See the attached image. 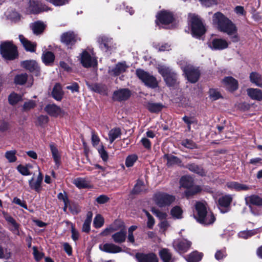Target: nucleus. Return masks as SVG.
<instances>
[{"label": "nucleus", "mask_w": 262, "mask_h": 262, "mask_svg": "<svg viewBox=\"0 0 262 262\" xmlns=\"http://www.w3.org/2000/svg\"><path fill=\"white\" fill-rule=\"evenodd\" d=\"M214 25L216 26L217 29L223 33H226L233 42L239 40L236 25L228 18L222 13L218 12L214 14L212 18Z\"/></svg>", "instance_id": "nucleus-1"}, {"label": "nucleus", "mask_w": 262, "mask_h": 262, "mask_svg": "<svg viewBox=\"0 0 262 262\" xmlns=\"http://www.w3.org/2000/svg\"><path fill=\"white\" fill-rule=\"evenodd\" d=\"M195 209L197 215H194V217L199 223L204 225H209L214 222L215 220L214 215L211 211H207L204 203L197 202L195 204Z\"/></svg>", "instance_id": "nucleus-2"}, {"label": "nucleus", "mask_w": 262, "mask_h": 262, "mask_svg": "<svg viewBox=\"0 0 262 262\" xmlns=\"http://www.w3.org/2000/svg\"><path fill=\"white\" fill-rule=\"evenodd\" d=\"M189 21L191 24V33L193 36L199 38L203 35L206 29L202 20L194 14L189 15Z\"/></svg>", "instance_id": "nucleus-3"}, {"label": "nucleus", "mask_w": 262, "mask_h": 262, "mask_svg": "<svg viewBox=\"0 0 262 262\" xmlns=\"http://www.w3.org/2000/svg\"><path fill=\"white\" fill-rule=\"evenodd\" d=\"M1 55L6 60H12L18 57L16 47L11 41L1 42Z\"/></svg>", "instance_id": "nucleus-4"}, {"label": "nucleus", "mask_w": 262, "mask_h": 262, "mask_svg": "<svg viewBox=\"0 0 262 262\" xmlns=\"http://www.w3.org/2000/svg\"><path fill=\"white\" fill-rule=\"evenodd\" d=\"M180 183L181 187L187 188L185 194L187 198L200 192L202 190L199 185H193V179L189 176L182 177L180 179Z\"/></svg>", "instance_id": "nucleus-5"}, {"label": "nucleus", "mask_w": 262, "mask_h": 262, "mask_svg": "<svg viewBox=\"0 0 262 262\" xmlns=\"http://www.w3.org/2000/svg\"><path fill=\"white\" fill-rule=\"evenodd\" d=\"M136 74L146 86L152 89L158 86V83L156 78L149 73L139 69L136 70Z\"/></svg>", "instance_id": "nucleus-6"}, {"label": "nucleus", "mask_w": 262, "mask_h": 262, "mask_svg": "<svg viewBox=\"0 0 262 262\" xmlns=\"http://www.w3.org/2000/svg\"><path fill=\"white\" fill-rule=\"evenodd\" d=\"M181 69L185 73L187 80L191 83L196 82L200 77V73L198 69L183 61L181 63Z\"/></svg>", "instance_id": "nucleus-7"}, {"label": "nucleus", "mask_w": 262, "mask_h": 262, "mask_svg": "<svg viewBox=\"0 0 262 262\" xmlns=\"http://www.w3.org/2000/svg\"><path fill=\"white\" fill-rule=\"evenodd\" d=\"M155 203L160 207L170 205L174 200L175 197L164 192H157L154 196Z\"/></svg>", "instance_id": "nucleus-8"}, {"label": "nucleus", "mask_w": 262, "mask_h": 262, "mask_svg": "<svg viewBox=\"0 0 262 262\" xmlns=\"http://www.w3.org/2000/svg\"><path fill=\"white\" fill-rule=\"evenodd\" d=\"M80 60L82 65L85 68L95 67L97 61L94 54L87 50H84L80 55Z\"/></svg>", "instance_id": "nucleus-9"}, {"label": "nucleus", "mask_w": 262, "mask_h": 262, "mask_svg": "<svg viewBox=\"0 0 262 262\" xmlns=\"http://www.w3.org/2000/svg\"><path fill=\"white\" fill-rule=\"evenodd\" d=\"M3 216L7 222L9 229L15 235H20V225L8 213L4 212Z\"/></svg>", "instance_id": "nucleus-10"}, {"label": "nucleus", "mask_w": 262, "mask_h": 262, "mask_svg": "<svg viewBox=\"0 0 262 262\" xmlns=\"http://www.w3.org/2000/svg\"><path fill=\"white\" fill-rule=\"evenodd\" d=\"M191 242L186 239H176L173 242L174 249L180 253L186 252L190 248Z\"/></svg>", "instance_id": "nucleus-11"}, {"label": "nucleus", "mask_w": 262, "mask_h": 262, "mask_svg": "<svg viewBox=\"0 0 262 262\" xmlns=\"http://www.w3.org/2000/svg\"><path fill=\"white\" fill-rule=\"evenodd\" d=\"M173 19V16L171 13L163 11L157 15L156 22L158 25H160V24L167 25L171 23Z\"/></svg>", "instance_id": "nucleus-12"}, {"label": "nucleus", "mask_w": 262, "mask_h": 262, "mask_svg": "<svg viewBox=\"0 0 262 262\" xmlns=\"http://www.w3.org/2000/svg\"><path fill=\"white\" fill-rule=\"evenodd\" d=\"M228 46L227 40L222 38L213 39L208 43L209 47L213 50H222L227 48Z\"/></svg>", "instance_id": "nucleus-13"}, {"label": "nucleus", "mask_w": 262, "mask_h": 262, "mask_svg": "<svg viewBox=\"0 0 262 262\" xmlns=\"http://www.w3.org/2000/svg\"><path fill=\"white\" fill-rule=\"evenodd\" d=\"M128 68L125 61L118 62L115 67H109L108 73L113 76H118L125 72Z\"/></svg>", "instance_id": "nucleus-14"}, {"label": "nucleus", "mask_w": 262, "mask_h": 262, "mask_svg": "<svg viewBox=\"0 0 262 262\" xmlns=\"http://www.w3.org/2000/svg\"><path fill=\"white\" fill-rule=\"evenodd\" d=\"M100 48L104 52H110L113 48V40L106 36H102L98 38Z\"/></svg>", "instance_id": "nucleus-15"}, {"label": "nucleus", "mask_w": 262, "mask_h": 262, "mask_svg": "<svg viewBox=\"0 0 262 262\" xmlns=\"http://www.w3.org/2000/svg\"><path fill=\"white\" fill-rule=\"evenodd\" d=\"M232 200V198L230 195L223 196L219 199V208L222 213H226L228 211Z\"/></svg>", "instance_id": "nucleus-16"}, {"label": "nucleus", "mask_w": 262, "mask_h": 262, "mask_svg": "<svg viewBox=\"0 0 262 262\" xmlns=\"http://www.w3.org/2000/svg\"><path fill=\"white\" fill-rule=\"evenodd\" d=\"M99 248L101 251L109 253H117L122 251L120 247L113 243L100 244Z\"/></svg>", "instance_id": "nucleus-17"}, {"label": "nucleus", "mask_w": 262, "mask_h": 262, "mask_svg": "<svg viewBox=\"0 0 262 262\" xmlns=\"http://www.w3.org/2000/svg\"><path fill=\"white\" fill-rule=\"evenodd\" d=\"M136 258L138 262H158L157 255L152 252L147 254L137 253L136 254Z\"/></svg>", "instance_id": "nucleus-18"}, {"label": "nucleus", "mask_w": 262, "mask_h": 262, "mask_svg": "<svg viewBox=\"0 0 262 262\" xmlns=\"http://www.w3.org/2000/svg\"><path fill=\"white\" fill-rule=\"evenodd\" d=\"M130 91L127 89H121L116 91L113 94V99L118 101H124L130 96Z\"/></svg>", "instance_id": "nucleus-19"}, {"label": "nucleus", "mask_w": 262, "mask_h": 262, "mask_svg": "<svg viewBox=\"0 0 262 262\" xmlns=\"http://www.w3.org/2000/svg\"><path fill=\"white\" fill-rule=\"evenodd\" d=\"M224 85L230 91H234L238 89V81L232 77H226L223 79Z\"/></svg>", "instance_id": "nucleus-20"}, {"label": "nucleus", "mask_w": 262, "mask_h": 262, "mask_svg": "<svg viewBox=\"0 0 262 262\" xmlns=\"http://www.w3.org/2000/svg\"><path fill=\"white\" fill-rule=\"evenodd\" d=\"M77 35L73 32H68L63 33L61 36V40L67 45H72L77 40Z\"/></svg>", "instance_id": "nucleus-21"}, {"label": "nucleus", "mask_w": 262, "mask_h": 262, "mask_svg": "<svg viewBox=\"0 0 262 262\" xmlns=\"http://www.w3.org/2000/svg\"><path fill=\"white\" fill-rule=\"evenodd\" d=\"M39 169V173L36 180L35 181L34 178H32L29 181L30 187L36 192H39L41 189V184L43 180V176Z\"/></svg>", "instance_id": "nucleus-22"}, {"label": "nucleus", "mask_w": 262, "mask_h": 262, "mask_svg": "<svg viewBox=\"0 0 262 262\" xmlns=\"http://www.w3.org/2000/svg\"><path fill=\"white\" fill-rule=\"evenodd\" d=\"M19 39L25 50L31 52H34L36 47L35 42H31L26 38L23 35H19Z\"/></svg>", "instance_id": "nucleus-23"}, {"label": "nucleus", "mask_w": 262, "mask_h": 262, "mask_svg": "<svg viewBox=\"0 0 262 262\" xmlns=\"http://www.w3.org/2000/svg\"><path fill=\"white\" fill-rule=\"evenodd\" d=\"M246 204L251 207V205L258 206H262V198L257 195H251L245 197Z\"/></svg>", "instance_id": "nucleus-24"}, {"label": "nucleus", "mask_w": 262, "mask_h": 262, "mask_svg": "<svg viewBox=\"0 0 262 262\" xmlns=\"http://www.w3.org/2000/svg\"><path fill=\"white\" fill-rule=\"evenodd\" d=\"M45 110L49 115L54 117L59 116L62 112L60 107L54 104L47 105Z\"/></svg>", "instance_id": "nucleus-25"}, {"label": "nucleus", "mask_w": 262, "mask_h": 262, "mask_svg": "<svg viewBox=\"0 0 262 262\" xmlns=\"http://www.w3.org/2000/svg\"><path fill=\"white\" fill-rule=\"evenodd\" d=\"M21 66L31 72L37 73L39 67L37 62L34 60H25L21 62Z\"/></svg>", "instance_id": "nucleus-26"}, {"label": "nucleus", "mask_w": 262, "mask_h": 262, "mask_svg": "<svg viewBox=\"0 0 262 262\" xmlns=\"http://www.w3.org/2000/svg\"><path fill=\"white\" fill-rule=\"evenodd\" d=\"M112 238L115 243L121 244L125 241L126 238V231L125 229L115 233L112 236Z\"/></svg>", "instance_id": "nucleus-27"}, {"label": "nucleus", "mask_w": 262, "mask_h": 262, "mask_svg": "<svg viewBox=\"0 0 262 262\" xmlns=\"http://www.w3.org/2000/svg\"><path fill=\"white\" fill-rule=\"evenodd\" d=\"M248 96L252 100L261 101L262 91L258 89L249 88L247 90Z\"/></svg>", "instance_id": "nucleus-28"}, {"label": "nucleus", "mask_w": 262, "mask_h": 262, "mask_svg": "<svg viewBox=\"0 0 262 262\" xmlns=\"http://www.w3.org/2000/svg\"><path fill=\"white\" fill-rule=\"evenodd\" d=\"M52 97L57 101H60L62 99L63 95V91L59 83H57L54 85L52 92Z\"/></svg>", "instance_id": "nucleus-29"}, {"label": "nucleus", "mask_w": 262, "mask_h": 262, "mask_svg": "<svg viewBox=\"0 0 262 262\" xmlns=\"http://www.w3.org/2000/svg\"><path fill=\"white\" fill-rule=\"evenodd\" d=\"M88 88L92 91L100 94H105L106 91V86L102 84L94 83L90 84L86 82Z\"/></svg>", "instance_id": "nucleus-30"}, {"label": "nucleus", "mask_w": 262, "mask_h": 262, "mask_svg": "<svg viewBox=\"0 0 262 262\" xmlns=\"http://www.w3.org/2000/svg\"><path fill=\"white\" fill-rule=\"evenodd\" d=\"M226 186L228 188L236 191L247 190L249 189V186L236 182H228Z\"/></svg>", "instance_id": "nucleus-31"}, {"label": "nucleus", "mask_w": 262, "mask_h": 262, "mask_svg": "<svg viewBox=\"0 0 262 262\" xmlns=\"http://www.w3.org/2000/svg\"><path fill=\"white\" fill-rule=\"evenodd\" d=\"M45 27L44 24L40 21H36L30 25V28L33 33L36 35L41 33L45 29Z\"/></svg>", "instance_id": "nucleus-32"}, {"label": "nucleus", "mask_w": 262, "mask_h": 262, "mask_svg": "<svg viewBox=\"0 0 262 262\" xmlns=\"http://www.w3.org/2000/svg\"><path fill=\"white\" fill-rule=\"evenodd\" d=\"M73 184L78 188H86L90 187V182L85 179L77 178L74 179Z\"/></svg>", "instance_id": "nucleus-33"}, {"label": "nucleus", "mask_w": 262, "mask_h": 262, "mask_svg": "<svg viewBox=\"0 0 262 262\" xmlns=\"http://www.w3.org/2000/svg\"><path fill=\"white\" fill-rule=\"evenodd\" d=\"M159 255L163 262H172V255L167 249H162L159 252Z\"/></svg>", "instance_id": "nucleus-34"}, {"label": "nucleus", "mask_w": 262, "mask_h": 262, "mask_svg": "<svg viewBox=\"0 0 262 262\" xmlns=\"http://www.w3.org/2000/svg\"><path fill=\"white\" fill-rule=\"evenodd\" d=\"M41 58L43 62L46 65H50L53 62L55 59V56L52 52L47 51L43 53Z\"/></svg>", "instance_id": "nucleus-35"}, {"label": "nucleus", "mask_w": 262, "mask_h": 262, "mask_svg": "<svg viewBox=\"0 0 262 262\" xmlns=\"http://www.w3.org/2000/svg\"><path fill=\"white\" fill-rule=\"evenodd\" d=\"M250 80L257 86H262V78L261 75L256 72H252L250 74Z\"/></svg>", "instance_id": "nucleus-36"}, {"label": "nucleus", "mask_w": 262, "mask_h": 262, "mask_svg": "<svg viewBox=\"0 0 262 262\" xmlns=\"http://www.w3.org/2000/svg\"><path fill=\"white\" fill-rule=\"evenodd\" d=\"M50 147L56 165L58 167L60 161V156L59 154L58 150L53 144H51L50 145Z\"/></svg>", "instance_id": "nucleus-37"}, {"label": "nucleus", "mask_w": 262, "mask_h": 262, "mask_svg": "<svg viewBox=\"0 0 262 262\" xmlns=\"http://www.w3.org/2000/svg\"><path fill=\"white\" fill-rule=\"evenodd\" d=\"M164 158L167 160V165L169 166L181 163V161L176 156L165 154Z\"/></svg>", "instance_id": "nucleus-38"}, {"label": "nucleus", "mask_w": 262, "mask_h": 262, "mask_svg": "<svg viewBox=\"0 0 262 262\" xmlns=\"http://www.w3.org/2000/svg\"><path fill=\"white\" fill-rule=\"evenodd\" d=\"M202 256V253L194 251L187 255L186 259L188 262H198L201 260Z\"/></svg>", "instance_id": "nucleus-39"}, {"label": "nucleus", "mask_w": 262, "mask_h": 262, "mask_svg": "<svg viewBox=\"0 0 262 262\" xmlns=\"http://www.w3.org/2000/svg\"><path fill=\"white\" fill-rule=\"evenodd\" d=\"M121 135V129L116 127L112 129L108 133L110 142L112 143L115 140L120 137Z\"/></svg>", "instance_id": "nucleus-40"}, {"label": "nucleus", "mask_w": 262, "mask_h": 262, "mask_svg": "<svg viewBox=\"0 0 262 262\" xmlns=\"http://www.w3.org/2000/svg\"><path fill=\"white\" fill-rule=\"evenodd\" d=\"M164 79L168 86H173L177 83V74L173 71L170 74H169Z\"/></svg>", "instance_id": "nucleus-41"}, {"label": "nucleus", "mask_w": 262, "mask_h": 262, "mask_svg": "<svg viewBox=\"0 0 262 262\" xmlns=\"http://www.w3.org/2000/svg\"><path fill=\"white\" fill-rule=\"evenodd\" d=\"M187 168L192 172L196 173L200 176H204L205 172L203 168L195 164H190L187 166Z\"/></svg>", "instance_id": "nucleus-42"}, {"label": "nucleus", "mask_w": 262, "mask_h": 262, "mask_svg": "<svg viewBox=\"0 0 262 262\" xmlns=\"http://www.w3.org/2000/svg\"><path fill=\"white\" fill-rule=\"evenodd\" d=\"M163 106V104L160 103H148L147 104V108L151 113L160 112Z\"/></svg>", "instance_id": "nucleus-43"}, {"label": "nucleus", "mask_w": 262, "mask_h": 262, "mask_svg": "<svg viewBox=\"0 0 262 262\" xmlns=\"http://www.w3.org/2000/svg\"><path fill=\"white\" fill-rule=\"evenodd\" d=\"M159 73L165 78L169 74H170L173 71L169 67L164 65H159L158 67Z\"/></svg>", "instance_id": "nucleus-44"}, {"label": "nucleus", "mask_w": 262, "mask_h": 262, "mask_svg": "<svg viewBox=\"0 0 262 262\" xmlns=\"http://www.w3.org/2000/svg\"><path fill=\"white\" fill-rule=\"evenodd\" d=\"M28 75L27 74H20L15 76L14 82L16 84L23 85L27 81Z\"/></svg>", "instance_id": "nucleus-45"}, {"label": "nucleus", "mask_w": 262, "mask_h": 262, "mask_svg": "<svg viewBox=\"0 0 262 262\" xmlns=\"http://www.w3.org/2000/svg\"><path fill=\"white\" fill-rule=\"evenodd\" d=\"M138 159V156L135 154L129 155L126 158L125 165L127 167H132Z\"/></svg>", "instance_id": "nucleus-46"}, {"label": "nucleus", "mask_w": 262, "mask_h": 262, "mask_svg": "<svg viewBox=\"0 0 262 262\" xmlns=\"http://www.w3.org/2000/svg\"><path fill=\"white\" fill-rule=\"evenodd\" d=\"M16 151L15 150L7 151L5 153V157L10 163L15 162L17 158L16 156Z\"/></svg>", "instance_id": "nucleus-47"}, {"label": "nucleus", "mask_w": 262, "mask_h": 262, "mask_svg": "<svg viewBox=\"0 0 262 262\" xmlns=\"http://www.w3.org/2000/svg\"><path fill=\"white\" fill-rule=\"evenodd\" d=\"M144 189V183L141 180H138L132 190V193L137 194L142 191Z\"/></svg>", "instance_id": "nucleus-48"}, {"label": "nucleus", "mask_w": 262, "mask_h": 262, "mask_svg": "<svg viewBox=\"0 0 262 262\" xmlns=\"http://www.w3.org/2000/svg\"><path fill=\"white\" fill-rule=\"evenodd\" d=\"M256 233V231L255 230L243 231L238 233V236L239 237L247 239L255 234Z\"/></svg>", "instance_id": "nucleus-49"}, {"label": "nucleus", "mask_w": 262, "mask_h": 262, "mask_svg": "<svg viewBox=\"0 0 262 262\" xmlns=\"http://www.w3.org/2000/svg\"><path fill=\"white\" fill-rule=\"evenodd\" d=\"M21 99V96L16 93H11L9 97V103L12 105L16 104Z\"/></svg>", "instance_id": "nucleus-50"}, {"label": "nucleus", "mask_w": 262, "mask_h": 262, "mask_svg": "<svg viewBox=\"0 0 262 262\" xmlns=\"http://www.w3.org/2000/svg\"><path fill=\"white\" fill-rule=\"evenodd\" d=\"M35 106V101L32 100H30L24 103L23 105V110L24 112H27L33 108Z\"/></svg>", "instance_id": "nucleus-51"}, {"label": "nucleus", "mask_w": 262, "mask_h": 262, "mask_svg": "<svg viewBox=\"0 0 262 262\" xmlns=\"http://www.w3.org/2000/svg\"><path fill=\"white\" fill-rule=\"evenodd\" d=\"M94 225L95 228L101 227L104 224V219L100 214H97L94 219Z\"/></svg>", "instance_id": "nucleus-52"}, {"label": "nucleus", "mask_w": 262, "mask_h": 262, "mask_svg": "<svg viewBox=\"0 0 262 262\" xmlns=\"http://www.w3.org/2000/svg\"><path fill=\"white\" fill-rule=\"evenodd\" d=\"M111 226L115 229V231L121 230V229H125L124 223L120 220H116Z\"/></svg>", "instance_id": "nucleus-53"}, {"label": "nucleus", "mask_w": 262, "mask_h": 262, "mask_svg": "<svg viewBox=\"0 0 262 262\" xmlns=\"http://www.w3.org/2000/svg\"><path fill=\"white\" fill-rule=\"evenodd\" d=\"M182 210L178 206L173 207L171 210V214L172 216L177 218L180 219L182 217Z\"/></svg>", "instance_id": "nucleus-54"}, {"label": "nucleus", "mask_w": 262, "mask_h": 262, "mask_svg": "<svg viewBox=\"0 0 262 262\" xmlns=\"http://www.w3.org/2000/svg\"><path fill=\"white\" fill-rule=\"evenodd\" d=\"M55 6H61L69 3L70 0H46Z\"/></svg>", "instance_id": "nucleus-55"}, {"label": "nucleus", "mask_w": 262, "mask_h": 262, "mask_svg": "<svg viewBox=\"0 0 262 262\" xmlns=\"http://www.w3.org/2000/svg\"><path fill=\"white\" fill-rule=\"evenodd\" d=\"M182 145L186 148L193 149L196 147L195 143L192 140L186 139L182 142Z\"/></svg>", "instance_id": "nucleus-56"}, {"label": "nucleus", "mask_w": 262, "mask_h": 262, "mask_svg": "<svg viewBox=\"0 0 262 262\" xmlns=\"http://www.w3.org/2000/svg\"><path fill=\"white\" fill-rule=\"evenodd\" d=\"M209 93V96L212 100H216L221 97L219 92L215 89H210Z\"/></svg>", "instance_id": "nucleus-57"}, {"label": "nucleus", "mask_w": 262, "mask_h": 262, "mask_svg": "<svg viewBox=\"0 0 262 262\" xmlns=\"http://www.w3.org/2000/svg\"><path fill=\"white\" fill-rule=\"evenodd\" d=\"M32 249L33 250V254L35 259L37 261H39L43 257V253L39 251L35 246L33 247Z\"/></svg>", "instance_id": "nucleus-58"}, {"label": "nucleus", "mask_w": 262, "mask_h": 262, "mask_svg": "<svg viewBox=\"0 0 262 262\" xmlns=\"http://www.w3.org/2000/svg\"><path fill=\"white\" fill-rule=\"evenodd\" d=\"M29 10L30 12L32 13H38L40 12V10L36 4V3L34 1H31L30 2V6L29 7Z\"/></svg>", "instance_id": "nucleus-59"}, {"label": "nucleus", "mask_w": 262, "mask_h": 262, "mask_svg": "<svg viewBox=\"0 0 262 262\" xmlns=\"http://www.w3.org/2000/svg\"><path fill=\"white\" fill-rule=\"evenodd\" d=\"M98 152L103 160V161L105 162L108 159V155L106 151L104 149L103 146H101L98 149Z\"/></svg>", "instance_id": "nucleus-60"}, {"label": "nucleus", "mask_w": 262, "mask_h": 262, "mask_svg": "<svg viewBox=\"0 0 262 262\" xmlns=\"http://www.w3.org/2000/svg\"><path fill=\"white\" fill-rule=\"evenodd\" d=\"M17 169L18 171L23 175L29 176L30 174V172L28 168L26 166L19 165L17 166Z\"/></svg>", "instance_id": "nucleus-61"}, {"label": "nucleus", "mask_w": 262, "mask_h": 262, "mask_svg": "<svg viewBox=\"0 0 262 262\" xmlns=\"http://www.w3.org/2000/svg\"><path fill=\"white\" fill-rule=\"evenodd\" d=\"M226 251L224 249L217 250L215 254V258L217 260H220L226 256Z\"/></svg>", "instance_id": "nucleus-62"}, {"label": "nucleus", "mask_w": 262, "mask_h": 262, "mask_svg": "<svg viewBox=\"0 0 262 262\" xmlns=\"http://www.w3.org/2000/svg\"><path fill=\"white\" fill-rule=\"evenodd\" d=\"M151 211L154 214H155L160 219L162 220V219H164L166 218V214L165 213L161 212L157 209L153 208L151 209Z\"/></svg>", "instance_id": "nucleus-63"}, {"label": "nucleus", "mask_w": 262, "mask_h": 262, "mask_svg": "<svg viewBox=\"0 0 262 262\" xmlns=\"http://www.w3.org/2000/svg\"><path fill=\"white\" fill-rule=\"evenodd\" d=\"M234 12L238 15L245 16L246 14V11L245 10L244 7L241 6L235 7Z\"/></svg>", "instance_id": "nucleus-64"}]
</instances>
